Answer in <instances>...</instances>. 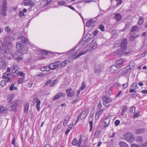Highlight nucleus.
<instances>
[{
    "label": "nucleus",
    "instance_id": "obj_1",
    "mask_svg": "<svg viewBox=\"0 0 147 147\" xmlns=\"http://www.w3.org/2000/svg\"><path fill=\"white\" fill-rule=\"evenodd\" d=\"M16 103L15 102L9 103L6 108H5L3 106H0V113L7 110H8L10 111H13L15 112H16Z\"/></svg>",
    "mask_w": 147,
    "mask_h": 147
},
{
    "label": "nucleus",
    "instance_id": "obj_2",
    "mask_svg": "<svg viewBox=\"0 0 147 147\" xmlns=\"http://www.w3.org/2000/svg\"><path fill=\"white\" fill-rule=\"evenodd\" d=\"M127 41L126 38H123L121 41V52L120 53V55H126L129 54L128 51H127Z\"/></svg>",
    "mask_w": 147,
    "mask_h": 147
},
{
    "label": "nucleus",
    "instance_id": "obj_3",
    "mask_svg": "<svg viewBox=\"0 0 147 147\" xmlns=\"http://www.w3.org/2000/svg\"><path fill=\"white\" fill-rule=\"evenodd\" d=\"M7 4L6 0H4L2 5L0 6V12H1L3 16H5L7 14Z\"/></svg>",
    "mask_w": 147,
    "mask_h": 147
},
{
    "label": "nucleus",
    "instance_id": "obj_4",
    "mask_svg": "<svg viewBox=\"0 0 147 147\" xmlns=\"http://www.w3.org/2000/svg\"><path fill=\"white\" fill-rule=\"evenodd\" d=\"M16 47L18 50L24 53H26L28 50V47L23 46L20 41L17 42Z\"/></svg>",
    "mask_w": 147,
    "mask_h": 147
},
{
    "label": "nucleus",
    "instance_id": "obj_5",
    "mask_svg": "<svg viewBox=\"0 0 147 147\" xmlns=\"http://www.w3.org/2000/svg\"><path fill=\"white\" fill-rule=\"evenodd\" d=\"M103 104L106 107L109 106L110 102L112 101V99L109 97L103 96L101 98Z\"/></svg>",
    "mask_w": 147,
    "mask_h": 147
},
{
    "label": "nucleus",
    "instance_id": "obj_6",
    "mask_svg": "<svg viewBox=\"0 0 147 147\" xmlns=\"http://www.w3.org/2000/svg\"><path fill=\"white\" fill-rule=\"evenodd\" d=\"M22 52L16 51L13 54V58L17 61L22 59L23 54Z\"/></svg>",
    "mask_w": 147,
    "mask_h": 147
},
{
    "label": "nucleus",
    "instance_id": "obj_7",
    "mask_svg": "<svg viewBox=\"0 0 147 147\" xmlns=\"http://www.w3.org/2000/svg\"><path fill=\"white\" fill-rule=\"evenodd\" d=\"M3 52L4 56L9 59H11L13 57V55L11 53L9 47L3 51Z\"/></svg>",
    "mask_w": 147,
    "mask_h": 147
},
{
    "label": "nucleus",
    "instance_id": "obj_8",
    "mask_svg": "<svg viewBox=\"0 0 147 147\" xmlns=\"http://www.w3.org/2000/svg\"><path fill=\"white\" fill-rule=\"evenodd\" d=\"M124 136L126 140L130 142H132L134 139V135L130 132L126 133L124 135Z\"/></svg>",
    "mask_w": 147,
    "mask_h": 147
},
{
    "label": "nucleus",
    "instance_id": "obj_9",
    "mask_svg": "<svg viewBox=\"0 0 147 147\" xmlns=\"http://www.w3.org/2000/svg\"><path fill=\"white\" fill-rule=\"evenodd\" d=\"M89 110L88 108H86L85 109L84 111H83L82 113L81 114H80L78 117V120L76 122V123L75 124V125H76L78 121L80 118L82 116V117L83 119H84L86 117V116H87V114L89 113Z\"/></svg>",
    "mask_w": 147,
    "mask_h": 147
},
{
    "label": "nucleus",
    "instance_id": "obj_10",
    "mask_svg": "<svg viewBox=\"0 0 147 147\" xmlns=\"http://www.w3.org/2000/svg\"><path fill=\"white\" fill-rule=\"evenodd\" d=\"M89 34H87L86 35L84 38L82 40H81L80 42L82 44L83 43H90L91 42H92L94 40V38H88L86 39L88 37Z\"/></svg>",
    "mask_w": 147,
    "mask_h": 147
},
{
    "label": "nucleus",
    "instance_id": "obj_11",
    "mask_svg": "<svg viewBox=\"0 0 147 147\" xmlns=\"http://www.w3.org/2000/svg\"><path fill=\"white\" fill-rule=\"evenodd\" d=\"M116 65H113L111 67L110 71L111 73H114L119 68V60H117L116 62Z\"/></svg>",
    "mask_w": 147,
    "mask_h": 147
},
{
    "label": "nucleus",
    "instance_id": "obj_12",
    "mask_svg": "<svg viewBox=\"0 0 147 147\" xmlns=\"http://www.w3.org/2000/svg\"><path fill=\"white\" fill-rule=\"evenodd\" d=\"M60 62L57 61L49 65V68L51 70L55 69L60 66Z\"/></svg>",
    "mask_w": 147,
    "mask_h": 147
},
{
    "label": "nucleus",
    "instance_id": "obj_13",
    "mask_svg": "<svg viewBox=\"0 0 147 147\" xmlns=\"http://www.w3.org/2000/svg\"><path fill=\"white\" fill-rule=\"evenodd\" d=\"M22 4L24 6H30L31 7L35 6L34 3L31 0H24Z\"/></svg>",
    "mask_w": 147,
    "mask_h": 147
},
{
    "label": "nucleus",
    "instance_id": "obj_14",
    "mask_svg": "<svg viewBox=\"0 0 147 147\" xmlns=\"http://www.w3.org/2000/svg\"><path fill=\"white\" fill-rule=\"evenodd\" d=\"M11 76V74L8 71L4 73L2 76V78L5 79L7 82H9L10 81V77Z\"/></svg>",
    "mask_w": 147,
    "mask_h": 147
},
{
    "label": "nucleus",
    "instance_id": "obj_15",
    "mask_svg": "<svg viewBox=\"0 0 147 147\" xmlns=\"http://www.w3.org/2000/svg\"><path fill=\"white\" fill-rule=\"evenodd\" d=\"M66 93L68 97H71L74 95L75 92L71 88H69L66 90Z\"/></svg>",
    "mask_w": 147,
    "mask_h": 147
},
{
    "label": "nucleus",
    "instance_id": "obj_16",
    "mask_svg": "<svg viewBox=\"0 0 147 147\" xmlns=\"http://www.w3.org/2000/svg\"><path fill=\"white\" fill-rule=\"evenodd\" d=\"M102 70V67L100 65L96 64L95 65V69L94 72L96 74H98Z\"/></svg>",
    "mask_w": 147,
    "mask_h": 147
},
{
    "label": "nucleus",
    "instance_id": "obj_17",
    "mask_svg": "<svg viewBox=\"0 0 147 147\" xmlns=\"http://www.w3.org/2000/svg\"><path fill=\"white\" fill-rule=\"evenodd\" d=\"M4 43H5V45H7V46H8V47L9 48L11 46L10 37L9 36L5 37L4 38Z\"/></svg>",
    "mask_w": 147,
    "mask_h": 147
},
{
    "label": "nucleus",
    "instance_id": "obj_18",
    "mask_svg": "<svg viewBox=\"0 0 147 147\" xmlns=\"http://www.w3.org/2000/svg\"><path fill=\"white\" fill-rule=\"evenodd\" d=\"M110 121V119L109 117L105 118L103 122L102 125L103 127L106 128L108 126Z\"/></svg>",
    "mask_w": 147,
    "mask_h": 147
},
{
    "label": "nucleus",
    "instance_id": "obj_19",
    "mask_svg": "<svg viewBox=\"0 0 147 147\" xmlns=\"http://www.w3.org/2000/svg\"><path fill=\"white\" fill-rule=\"evenodd\" d=\"M96 21L92 19H90L88 22L86 23V26L87 27H93L95 25Z\"/></svg>",
    "mask_w": 147,
    "mask_h": 147
},
{
    "label": "nucleus",
    "instance_id": "obj_20",
    "mask_svg": "<svg viewBox=\"0 0 147 147\" xmlns=\"http://www.w3.org/2000/svg\"><path fill=\"white\" fill-rule=\"evenodd\" d=\"M33 99L34 100V101L37 103L36 107L37 108V110L38 111H39L40 110V105L41 101L40 100L37 98H34Z\"/></svg>",
    "mask_w": 147,
    "mask_h": 147
},
{
    "label": "nucleus",
    "instance_id": "obj_21",
    "mask_svg": "<svg viewBox=\"0 0 147 147\" xmlns=\"http://www.w3.org/2000/svg\"><path fill=\"white\" fill-rule=\"evenodd\" d=\"M7 48H8V46H7L6 45H5L2 41L0 40V49L3 51Z\"/></svg>",
    "mask_w": 147,
    "mask_h": 147
},
{
    "label": "nucleus",
    "instance_id": "obj_22",
    "mask_svg": "<svg viewBox=\"0 0 147 147\" xmlns=\"http://www.w3.org/2000/svg\"><path fill=\"white\" fill-rule=\"evenodd\" d=\"M65 96V93L61 92L58 93L53 99V100H55L58 99L61 96L64 97Z\"/></svg>",
    "mask_w": 147,
    "mask_h": 147
},
{
    "label": "nucleus",
    "instance_id": "obj_23",
    "mask_svg": "<svg viewBox=\"0 0 147 147\" xmlns=\"http://www.w3.org/2000/svg\"><path fill=\"white\" fill-rule=\"evenodd\" d=\"M89 125H90V129L89 130V131L90 132L92 130V125L93 124V117H92V116L91 117L90 116L89 119Z\"/></svg>",
    "mask_w": 147,
    "mask_h": 147
},
{
    "label": "nucleus",
    "instance_id": "obj_24",
    "mask_svg": "<svg viewBox=\"0 0 147 147\" xmlns=\"http://www.w3.org/2000/svg\"><path fill=\"white\" fill-rule=\"evenodd\" d=\"M103 111V109H100L98 111H97L96 113L95 118L96 119H98L99 118V115L102 113Z\"/></svg>",
    "mask_w": 147,
    "mask_h": 147
},
{
    "label": "nucleus",
    "instance_id": "obj_25",
    "mask_svg": "<svg viewBox=\"0 0 147 147\" xmlns=\"http://www.w3.org/2000/svg\"><path fill=\"white\" fill-rule=\"evenodd\" d=\"M69 115H66L65 117V120L63 123V125L64 126H65L67 125L69 121Z\"/></svg>",
    "mask_w": 147,
    "mask_h": 147
},
{
    "label": "nucleus",
    "instance_id": "obj_26",
    "mask_svg": "<svg viewBox=\"0 0 147 147\" xmlns=\"http://www.w3.org/2000/svg\"><path fill=\"white\" fill-rule=\"evenodd\" d=\"M145 128H140L137 129L136 131V133L137 134H140L144 133L146 131Z\"/></svg>",
    "mask_w": 147,
    "mask_h": 147
},
{
    "label": "nucleus",
    "instance_id": "obj_27",
    "mask_svg": "<svg viewBox=\"0 0 147 147\" xmlns=\"http://www.w3.org/2000/svg\"><path fill=\"white\" fill-rule=\"evenodd\" d=\"M40 69L42 71H49L51 69L49 68V65L48 66H46L42 67L40 68Z\"/></svg>",
    "mask_w": 147,
    "mask_h": 147
},
{
    "label": "nucleus",
    "instance_id": "obj_28",
    "mask_svg": "<svg viewBox=\"0 0 147 147\" xmlns=\"http://www.w3.org/2000/svg\"><path fill=\"white\" fill-rule=\"evenodd\" d=\"M22 42L25 44H27L28 43V41L27 39L25 38L23 36H21L20 37Z\"/></svg>",
    "mask_w": 147,
    "mask_h": 147
},
{
    "label": "nucleus",
    "instance_id": "obj_29",
    "mask_svg": "<svg viewBox=\"0 0 147 147\" xmlns=\"http://www.w3.org/2000/svg\"><path fill=\"white\" fill-rule=\"evenodd\" d=\"M11 71L12 73H15L18 70V67L16 65H13L11 67Z\"/></svg>",
    "mask_w": 147,
    "mask_h": 147
},
{
    "label": "nucleus",
    "instance_id": "obj_30",
    "mask_svg": "<svg viewBox=\"0 0 147 147\" xmlns=\"http://www.w3.org/2000/svg\"><path fill=\"white\" fill-rule=\"evenodd\" d=\"M81 51L80 50H77L76 52L72 55V57L75 59L77 58H76V57L78 56V55H79V54L80 53Z\"/></svg>",
    "mask_w": 147,
    "mask_h": 147
},
{
    "label": "nucleus",
    "instance_id": "obj_31",
    "mask_svg": "<svg viewBox=\"0 0 147 147\" xmlns=\"http://www.w3.org/2000/svg\"><path fill=\"white\" fill-rule=\"evenodd\" d=\"M89 51V50H85L82 52H81L79 54V55H78V56L76 57V58H78L80 57V56L85 55L86 54L87 52H88Z\"/></svg>",
    "mask_w": 147,
    "mask_h": 147
},
{
    "label": "nucleus",
    "instance_id": "obj_32",
    "mask_svg": "<svg viewBox=\"0 0 147 147\" xmlns=\"http://www.w3.org/2000/svg\"><path fill=\"white\" fill-rule=\"evenodd\" d=\"M72 144L73 145L77 146L78 145V142L77 139L74 138L72 141Z\"/></svg>",
    "mask_w": 147,
    "mask_h": 147
},
{
    "label": "nucleus",
    "instance_id": "obj_33",
    "mask_svg": "<svg viewBox=\"0 0 147 147\" xmlns=\"http://www.w3.org/2000/svg\"><path fill=\"white\" fill-rule=\"evenodd\" d=\"M14 96L13 94H11L7 97V101L9 102H11Z\"/></svg>",
    "mask_w": 147,
    "mask_h": 147
},
{
    "label": "nucleus",
    "instance_id": "obj_34",
    "mask_svg": "<svg viewBox=\"0 0 147 147\" xmlns=\"http://www.w3.org/2000/svg\"><path fill=\"white\" fill-rule=\"evenodd\" d=\"M120 146L121 147H129L128 145L123 142H120Z\"/></svg>",
    "mask_w": 147,
    "mask_h": 147
},
{
    "label": "nucleus",
    "instance_id": "obj_35",
    "mask_svg": "<svg viewBox=\"0 0 147 147\" xmlns=\"http://www.w3.org/2000/svg\"><path fill=\"white\" fill-rule=\"evenodd\" d=\"M25 80L24 77H22L20 78L18 81V84H21L23 83Z\"/></svg>",
    "mask_w": 147,
    "mask_h": 147
},
{
    "label": "nucleus",
    "instance_id": "obj_36",
    "mask_svg": "<svg viewBox=\"0 0 147 147\" xmlns=\"http://www.w3.org/2000/svg\"><path fill=\"white\" fill-rule=\"evenodd\" d=\"M29 106V104H26L25 105L24 108V110L25 113H27L28 112Z\"/></svg>",
    "mask_w": 147,
    "mask_h": 147
},
{
    "label": "nucleus",
    "instance_id": "obj_37",
    "mask_svg": "<svg viewBox=\"0 0 147 147\" xmlns=\"http://www.w3.org/2000/svg\"><path fill=\"white\" fill-rule=\"evenodd\" d=\"M115 19L117 21H119V13H117L115 15Z\"/></svg>",
    "mask_w": 147,
    "mask_h": 147
},
{
    "label": "nucleus",
    "instance_id": "obj_38",
    "mask_svg": "<svg viewBox=\"0 0 147 147\" xmlns=\"http://www.w3.org/2000/svg\"><path fill=\"white\" fill-rule=\"evenodd\" d=\"M80 99L79 96H77V97L71 102V103L73 104H75L79 101Z\"/></svg>",
    "mask_w": 147,
    "mask_h": 147
},
{
    "label": "nucleus",
    "instance_id": "obj_39",
    "mask_svg": "<svg viewBox=\"0 0 147 147\" xmlns=\"http://www.w3.org/2000/svg\"><path fill=\"white\" fill-rule=\"evenodd\" d=\"M136 140L138 142H140L143 140V138L141 136H138L136 138Z\"/></svg>",
    "mask_w": 147,
    "mask_h": 147
},
{
    "label": "nucleus",
    "instance_id": "obj_40",
    "mask_svg": "<svg viewBox=\"0 0 147 147\" xmlns=\"http://www.w3.org/2000/svg\"><path fill=\"white\" fill-rule=\"evenodd\" d=\"M82 136H80L78 142V147H80V146L82 144Z\"/></svg>",
    "mask_w": 147,
    "mask_h": 147
},
{
    "label": "nucleus",
    "instance_id": "obj_41",
    "mask_svg": "<svg viewBox=\"0 0 147 147\" xmlns=\"http://www.w3.org/2000/svg\"><path fill=\"white\" fill-rule=\"evenodd\" d=\"M139 36L138 35H135L134 34H132L130 37L131 40H134Z\"/></svg>",
    "mask_w": 147,
    "mask_h": 147
},
{
    "label": "nucleus",
    "instance_id": "obj_42",
    "mask_svg": "<svg viewBox=\"0 0 147 147\" xmlns=\"http://www.w3.org/2000/svg\"><path fill=\"white\" fill-rule=\"evenodd\" d=\"M144 22V19L143 18L140 17L138 22V23L139 25H141Z\"/></svg>",
    "mask_w": 147,
    "mask_h": 147
},
{
    "label": "nucleus",
    "instance_id": "obj_43",
    "mask_svg": "<svg viewBox=\"0 0 147 147\" xmlns=\"http://www.w3.org/2000/svg\"><path fill=\"white\" fill-rule=\"evenodd\" d=\"M135 107H132L129 109V111L131 113H134L135 111Z\"/></svg>",
    "mask_w": 147,
    "mask_h": 147
},
{
    "label": "nucleus",
    "instance_id": "obj_44",
    "mask_svg": "<svg viewBox=\"0 0 147 147\" xmlns=\"http://www.w3.org/2000/svg\"><path fill=\"white\" fill-rule=\"evenodd\" d=\"M18 76H22V77H24L25 74L22 71L18 72L17 74Z\"/></svg>",
    "mask_w": 147,
    "mask_h": 147
},
{
    "label": "nucleus",
    "instance_id": "obj_45",
    "mask_svg": "<svg viewBox=\"0 0 147 147\" xmlns=\"http://www.w3.org/2000/svg\"><path fill=\"white\" fill-rule=\"evenodd\" d=\"M6 80H2L0 82V85L2 87H4L5 86L6 84Z\"/></svg>",
    "mask_w": 147,
    "mask_h": 147
},
{
    "label": "nucleus",
    "instance_id": "obj_46",
    "mask_svg": "<svg viewBox=\"0 0 147 147\" xmlns=\"http://www.w3.org/2000/svg\"><path fill=\"white\" fill-rule=\"evenodd\" d=\"M5 30L6 32L8 33L11 32V28L8 26H6L5 28Z\"/></svg>",
    "mask_w": 147,
    "mask_h": 147
},
{
    "label": "nucleus",
    "instance_id": "obj_47",
    "mask_svg": "<svg viewBox=\"0 0 147 147\" xmlns=\"http://www.w3.org/2000/svg\"><path fill=\"white\" fill-rule=\"evenodd\" d=\"M127 108V106L124 107L122 109V113L121 114V115H123L124 113L126 111Z\"/></svg>",
    "mask_w": 147,
    "mask_h": 147
},
{
    "label": "nucleus",
    "instance_id": "obj_48",
    "mask_svg": "<svg viewBox=\"0 0 147 147\" xmlns=\"http://www.w3.org/2000/svg\"><path fill=\"white\" fill-rule=\"evenodd\" d=\"M33 85V83L32 81L29 82L27 84V87L29 88H31Z\"/></svg>",
    "mask_w": 147,
    "mask_h": 147
},
{
    "label": "nucleus",
    "instance_id": "obj_49",
    "mask_svg": "<svg viewBox=\"0 0 147 147\" xmlns=\"http://www.w3.org/2000/svg\"><path fill=\"white\" fill-rule=\"evenodd\" d=\"M135 65V63H134V62L132 61V62H130L129 65L128 66H129V67H130V66H131V67L129 68V69H130L131 68H133L134 67V66Z\"/></svg>",
    "mask_w": 147,
    "mask_h": 147
},
{
    "label": "nucleus",
    "instance_id": "obj_50",
    "mask_svg": "<svg viewBox=\"0 0 147 147\" xmlns=\"http://www.w3.org/2000/svg\"><path fill=\"white\" fill-rule=\"evenodd\" d=\"M138 28V27L137 26H132L131 28V32H134V31L136 30Z\"/></svg>",
    "mask_w": 147,
    "mask_h": 147
},
{
    "label": "nucleus",
    "instance_id": "obj_51",
    "mask_svg": "<svg viewBox=\"0 0 147 147\" xmlns=\"http://www.w3.org/2000/svg\"><path fill=\"white\" fill-rule=\"evenodd\" d=\"M66 65V63L65 61H63L61 63L60 62V66L62 67H63L65 66Z\"/></svg>",
    "mask_w": 147,
    "mask_h": 147
},
{
    "label": "nucleus",
    "instance_id": "obj_52",
    "mask_svg": "<svg viewBox=\"0 0 147 147\" xmlns=\"http://www.w3.org/2000/svg\"><path fill=\"white\" fill-rule=\"evenodd\" d=\"M85 88V84L84 82H82L81 87L80 88V90H83Z\"/></svg>",
    "mask_w": 147,
    "mask_h": 147
},
{
    "label": "nucleus",
    "instance_id": "obj_53",
    "mask_svg": "<svg viewBox=\"0 0 147 147\" xmlns=\"http://www.w3.org/2000/svg\"><path fill=\"white\" fill-rule=\"evenodd\" d=\"M58 4L60 5H63L66 4V2L65 1H59L58 2Z\"/></svg>",
    "mask_w": 147,
    "mask_h": 147
},
{
    "label": "nucleus",
    "instance_id": "obj_54",
    "mask_svg": "<svg viewBox=\"0 0 147 147\" xmlns=\"http://www.w3.org/2000/svg\"><path fill=\"white\" fill-rule=\"evenodd\" d=\"M119 46V41L117 40L114 43L115 47H118Z\"/></svg>",
    "mask_w": 147,
    "mask_h": 147
},
{
    "label": "nucleus",
    "instance_id": "obj_55",
    "mask_svg": "<svg viewBox=\"0 0 147 147\" xmlns=\"http://www.w3.org/2000/svg\"><path fill=\"white\" fill-rule=\"evenodd\" d=\"M132 86L135 89H137L138 88L137 84L136 82L133 83L132 84Z\"/></svg>",
    "mask_w": 147,
    "mask_h": 147
},
{
    "label": "nucleus",
    "instance_id": "obj_56",
    "mask_svg": "<svg viewBox=\"0 0 147 147\" xmlns=\"http://www.w3.org/2000/svg\"><path fill=\"white\" fill-rule=\"evenodd\" d=\"M130 27L129 25H127L125 26V28L121 30V31H124L125 30H126L127 29L129 28Z\"/></svg>",
    "mask_w": 147,
    "mask_h": 147
},
{
    "label": "nucleus",
    "instance_id": "obj_57",
    "mask_svg": "<svg viewBox=\"0 0 147 147\" xmlns=\"http://www.w3.org/2000/svg\"><path fill=\"white\" fill-rule=\"evenodd\" d=\"M99 28L102 31H104V27L102 25H100L99 26Z\"/></svg>",
    "mask_w": 147,
    "mask_h": 147
},
{
    "label": "nucleus",
    "instance_id": "obj_58",
    "mask_svg": "<svg viewBox=\"0 0 147 147\" xmlns=\"http://www.w3.org/2000/svg\"><path fill=\"white\" fill-rule=\"evenodd\" d=\"M97 46V43L96 42H94L92 44V48L93 49H94Z\"/></svg>",
    "mask_w": 147,
    "mask_h": 147
},
{
    "label": "nucleus",
    "instance_id": "obj_59",
    "mask_svg": "<svg viewBox=\"0 0 147 147\" xmlns=\"http://www.w3.org/2000/svg\"><path fill=\"white\" fill-rule=\"evenodd\" d=\"M4 61H3L2 58L0 59V66L4 64Z\"/></svg>",
    "mask_w": 147,
    "mask_h": 147
},
{
    "label": "nucleus",
    "instance_id": "obj_60",
    "mask_svg": "<svg viewBox=\"0 0 147 147\" xmlns=\"http://www.w3.org/2000/svg\"><path fill=\"white\" fill-rule=\"evenodd\" d=\"M42 53L44 55H47L48 53V52L47 51L42 50L41 51Z\"/></svg>",
    "mask_w": 147,
    "mask_h": 147
},
{
    "label": "nucleus",
    "instance_id": "obj_61",
    "mask_svg": "<svg viewBox=\"0 0 147 147\" xmlns=\"http://www.w3.org/2000/svg\"><path fill=\"white\" fill-rule=\"evenodd\" d=\"M14 85L13 84H12L11 85L9 88V90L11 91H12L14 89Z\"/></svg>",
    "mask_w": 147,
    "mask_h": 147
},
{
    "label": "nucleus",
    "instance_id": "obj_62",
    "mask_svg": "<svg viewBox=\"0 0 147 147\" xmlns=\"http://www.w3.org/2000/svg\"><path fill=\"white\" fill-rule=\"evenodd\" d=\"M119 123V121L118 120H116L115 122V124L117 126H118Z\"/></svg>",
    "mask_w": 147,
    "mask_h": 147
},
{
    "label": "nucleus",
    "instance_id": "obj_63",
    "mask_svg": "<svg viewBox=\"0 0 147 147\" xmlns=\"http://www.w3.org/2000/svg\"><path fill=\"white\" fill-rule=\"evenodd\" d=\"M19 15L20 16L22 17L23 16H24V13L22 11H19Z\"/></svg>",
    "mask_w": 147,
    "mask_h": 147
},
{
    "label": "nucleus",
    "instance_id": "obj_64",
    "mask_svg": "<svg viewBox=\"0 0 147 147\" xmlns=\"http://www.w3.org/2000/svg\"><path fill=\"white\" fill-rule=\"evenodd\" d=\"M131 147H141V146L138 145L134 144H132L131 145Z\"/></svg>",
    "mask_w": 147,
    "mask_h": 147
}]
</instances>
